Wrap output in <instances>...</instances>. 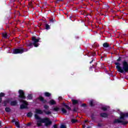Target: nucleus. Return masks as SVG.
Instances as JSON below:
<instances>
[{
	"mask_svg": "<svg viewBox=\"0 0 128 128\" xmlns=\"http://www.w3.org/2000/svg\"><path fill=\"white\" fill-rule=\"evenodd\" d=\"M35 118L36 120V124L38 126H42V124H44L46 126H50L52 124V121L48 118H42L38 115L35 114Z\"/></svg>",
	"mask_w": 128,
	"mask_h": 128,
	"instance_id": "nucleus-1",
	"label": "nucleus"
},
{
	"mask_svg": "<svg viewBox=\"0 0 128 128\" xmlns=\"http://www.w3.org/2000/svg\"><path fill=\"white\" fill-rule=\"evenodd\" d=\"M19 100L20 102H22V104L20 105V108H28V102L24 101V99H26V96H24V92L22 90H19Z\"/></svg>",
	"mask_w": 128,
	"mask_h": 128,
	"instance_id": "nucleus-2",
	"label": "nucleus"
},
{
	"mask_svg": "<svg viewBox=\"0 0 128 128\" xmlns=\"http://www.w3.org/2000/svg\"><path fill=\"white\" fill-rule=\"evenodd\" d=\"M115 64H116V68L120 72H121V74H122V72H128V64L126 62H124L123 63V67L122 68L120 66V63L116 62L115 63Z\"/></svg>",
	"mask_w": 128,
	"mask_h": 128,
	"instance_id": "nucleus-3",
	"label": "nucleus"
},
{
	"mask_svg": "<svg viewBox=\"0 0 128 128\" xmlns=\"http://www.w3.org/2000/svg\"><path fill=\"white\" fill-rule=\"evenodd\" d=\"M118 113L120 114V118L114 121V122L115 124L122 122V124H128V122H124L122 121V120H124V118L128 116V113L124 114L123 112H122L120 111V110H118Z\"/></svg>",
	"mask_w": 128,
	"mask_h": 128,
	"instance_id": "nucleus-4",
	"label": "nucleus"
},
{
	"mask_svg": "<svg viewBox=\"0 0 128 128\" xmlns=\"http://www.w3.org/2000/svg\"><path fill=\"white\" fill-rule=\"evenodd\" d=\"M24 52H28V50H24L22 48L14 49L12 51V54H22Z\"/></svg>",
	"mask_w": 128,
	"mask_h": 128,
	"instance_id": "nucleus-5",
	"label": "nucleus"
},
{
	"mask_svg": "<svg viewBox=\"0 0 128 128\" xmlns=\"http://www.w3.org/2000/svg\"><path fill=\"white\" fill-rule=\"evenodd\" d=\"M40 38H36V37H32V44L35 46V48H38V46H40V44L38 43V42H40Z\"/></svg>",
	"mask_w": 128,
	"mask_h": 128,
	"instance_id": "nucleus-6",
	"label": "nucleus"
},
{
	"mask_svg": "<svg viewBox=\"0 0 128 128\" xmlns=\"http://www.w3.org/2000/svg\"><path fill=\"white\" fill-rule=\"evenodd\" d=\"M35 112L36 114H42L44 113V112L40 109H36Z\"/></svg>",
	"mask_w": 128,
	"mask_h": 128,
	"instance_id": "nucleus-7",
	"label": "nucleus"
},
{
	"mask_svg": "<svg viewBox=\"0 0 128 128\" xmlns=\"http://www.w3.org/2000/svg\"><path fill=\"white\" fill-rule=\"evenodd\" d=\"M38 100H40V102H44V104H46V100H44V98H42V96H40L38 98Z\"/></svg>",
	"mask_w": 128,
	"mask_h": 128,
	"instance_id": "nucleus-8",
	"label": "nucleus"
},
{
	"mask_svg": "<svg viewBox=\"0 0 128 128\" xmlns=\"http://www.w3.org/2000/svg\"><path fill=\"white\" fill-rule=\"evenodd\" d=\"M48 104H56V101L54 100H51L49 102Z\"/></svg>",
	"mask_w": 128,
	"mask_h": 128,
	"instance_id": "nucleus-9",
	"label": "nucleus"
},
{
	"mask_svg": "<svg viewBox=\"0 0 128 128\" xmlns=\"http://www.w3.org/2000/svg\"><path fill=\"white\" fill-rule=\"evenodd\" d=\"M2 36L4 38H10V36L8 35V34L6 32L3 33Z\"/></svg>",
	"mask_w": 128,
	"mask_h": 128,
	"instance_id": "nucleus-10",
	"label": "nucleus"
},
{
	"mask_svg": "<svg viewBox=\"0 0 128 128\" xmlns=\"http://www.w3.org/2000/svg\"><path fill=\"white\" fill-rule=\"evenodd\" d=\"M44 96H45L50 97V96H52V94L48 92H46L44 93Z\"/></svg>",
	"mask_w": 128,
	"mask_h": 128,
	"instance_id": "nucleus-11",
	"label": "nucleus"
},
{
	"mask_svg": "<svg viewBox=\"0 0 128 128\" xmlns=\"http://www.w3.org/2000/svg\"><path fill=\"white\" fill-rule=\"evenodd\" d=\"M16 104H18V102L16 100L12 101L10 102L11 106H16Z\"/></svg>",
	"mask_w": 128,
	"mask_h": 128,
	"instance_id": "nucleus-12",
	"label": "nucleus"
},
{
	"mask_svg": "<svg viewBox=\"0 0 128 128\" xmlns=\"http://www.w3.org/2000/svg\"><path fill=\"white\" fill-rule=\"evenodd\" d=\"M72 100L73 104H76L78 102V100Z\"/></svg>",
	"mask_w": 128,
	"mask_h": 128,
	"instance_id": "nucleus-13",
	"label": "nucleus"
},
{
	"mask_svg": "<svg viewBox=\"0 0 128 128\" xmlns=\"http://www.w3.org/2000/svg\"><path fill=\"white\" fill-rule=\"evenodd\" d=\"M100 116L102 118H106V116H108V114H106V113H102L100 114Z\"/></svg>",
	"mask_w": 128,
	"mask_h": 128,
	"instance_id": "nucleus-14",
	"label": "nucleus"
},
{
	"mask_svg": "<svg viewBox=\"0 0 128 128\" xmlns=\"http://www.w3.org/2000/svg\"><path fill=\"white\" fill-rule=\"evenodd\" d=\"M63 106L66 108H68V110H70V108L68 104L66 103H63Z\"/></svg>",
	"mask_w": 128,
	"mask_h": 128,
	"instance_id": "nucleus-15",
	"label": "nucleus"
},
{
	"mask_svg": "<svg viewBox=\"0 0 128 128\" xmlns=\"http://www.w3.org/2000/svg\"><path fill=\"white\" fill-rule=\"evenodd\" d=\"M4 96V94L1 92L0 94V103L2 102V97Z\"/></svg>",
	"mask_w": 128,
	"mask_h": 128,
	"instance_id": "nucleus-16",
	"label": "nucleus"
},
{
	"mask_svg": "<svg viewBox=\"0 0 128 128\" xmlns=\"http://www.w3.org/2000/svg\"><path fill=\"white\" fill-rule=\"evenodd\" d=\"M44 112L46 114H52V112L50 110L46 111V110H44Z\"/></svg>",
	"mask_w": 128,
	"mask_h": 128,
	"instance_id": "nucleus-17",
	"label": "nucleus"
},
{
	"mask_svg": "<svg viewBox=\"0 0 128 128\" xmlns=\"http://www.w3.org/2000/svg\"><path fill=\"white\" fill-rule=\"evenodd\" d=\"M27 116H28V118H32V112H29L27 114Z\"/></svg>",
	"mask_w": 128,
	"mask_h": 128,
	"instance_id": "nucleus-18",
	"label": "nucleus"
},
{
	"mask_svg": "<svg viewBox=\"0 0 128 128\" xmlns=\"http://www.w3.org/2000/svg\"><path fill=\"white\" fill-rule=\"evenodd\" d=\"M103 46L104 48H108V43H104L103 44Z\"/></svg>",
	"mask_w": 128,
	"mask_h": 128,
	"instance_id": "nucleus-19",
	"label": "nucleus"
},
{
	"mask_svg": "<svg viewBox=\"0 0 128 128\" xmlns=\"http://www.w3.org/2000/svg\"><path fill=\"white\" fill-rule=\"evenodd\" d=\"M62 111L63 114H66V109L62 108Z\"/></svg>",
	"mask_w": 128,
	"mask_h": 128,
	"instance_id": "nucleus-20",
	"label": "nucleus"
},
{
	"mask_svg": "<svg viewBox=\"0 0 128 128\" xmlns=\"http://www.w3.org/2000/svg\"><path fill=\"white\" fill-rule=\"evenodd\" d=\"M28 100H32V95L28 94Z\"/></svg>",
	"mask_w": 128,
	"mask_h": 128,
	"instance_id": "nucleus-21",
	"label": "nucleus"
},
{
	"mask_svg": "<svg viewBox=\"0 0 128 128\" xmlns=\"http://www.w3.org/2000/svg\"><path fill=\"white\" fill-rule=\"evenodd\" d=\"M108 108V106H104L102 107V110H107Z\"/></svg>",
	"mask_w": 128,
	"mask_h": 128,
	"instance_id": "nucleus-22",
	"label": "nucleus"
},
{
	"mask_svg": "<svg viewBox=\"0 0 128 128\" xmlns=\"http://www.w3.org/2000/svg\"><path fill=\"white\" fill-rule=\"evenodd\" d=\"M6 112H10V108H5Z\"/></svg>",
	"mask_w": 128,
	"mask_h": 128,
	"instance_id": "nucleus-23",
	"label": "nucleus"
},
{
	"mask_svg": "<svg viewBox=\"0 0 128 128\" xmlns=\"http://www.w3.org/2000/svg\"><path fill=\"white\" fill-rule=\"evenodd\" d=\"M94 100H91L90 102V106H94Z\"/></svg>",
	"mask_w": 128,
	"mask_h": 128,
	"instance_id": "nucleus-24",
	"label": "nucleus"
},
{
	"mask_svg": "<svg viewBox=\"0 0 128 128\" xmlns=\"http://www.w3.org/2000/svg\"><path fill=\"white\" fill-rule=\"evenodd\" d=\"M15 124L17 128H20V123H18V122H15Z\"/></svg>",
	"mask_w": 128,
	"mask_h": 128,
	"instance_id": "nucleus-25",
	"label": "nucleus"
},
{
	"mask_svg": "<svg viewBox=\"0 0 128 128\" xmlns=\"http://www.w3.org/2000/svg\"><path fill=\"white\" fill-rule=\"evenodd\" d=\"M46 30H50V27L49 25L46 24Z\"/></svg>",
	"mask_w": 128,
	"mask_h": 128,
	"instance_id": "nucleus-26",
	"label": "nucleus"
},
{
	"mask_svg": "<svg viewBox=\"0 0 128 128\" xmlns=\"http://www.w3.org/2000/svg\"><path fill=\"white\" fill-rule=\"evenodd\" d=\"M44 108H45V110H48V106L44 105Z\"/></svg>",
	"mask_w": 128,
	"mask_h": 128,
	"instance_id": "nucleus-27",
	"label": "nucleus"
},
{
	"mask_svg": "<svg viewBox=\"0 0 128 128\" xmlns=\"http://www.w3.org/2000/svg\"><path fill=\"white\" fill-rule=\"evenodd\" d=\"M8 100H7L5 101L4 102V106H6V104H8Z\"/></svg>",
	"mask_w": 128,
	"mask_h": 128,
	"instance_id": "nucleus-28",
	"label": "nucleus"
},
{
	"mask_svg": "<svg viewBox=\"0 0 128 128\" xmlns=\"http://www.w3.org/2000/svg\"><path fill=\"white\" fill-rule=\"evenodd\" d=\"M54 110H55V112H58V110H59V108L58 107H56V108H54Z\"/></svg>",
	"mask_w": 128,
	"mask_h": 128,
	"instance_id": "nucleus-29",
	"label": "nucleus"
},
{
	"mask_svg": "<svg viewBox=\"0 0 128 128\" xmlns=\"http://www.w3.org/2000/svg\"><path fill=\"white\" fill-rule=\"evenodd\" d=\"M60 128H66V126L65 125H64V124H62L60 126Z\"/></svg>",
	"mask_w": 128,
	"mask_h": 128,
	"instance_id": "nucleus-30",
	"label": "nucleus"
},
{
	"mask_svg": "<svg viewBox=\"0 0 128 128\" xmlns=\"http://www.w3.org/2000/svg\"><path fill=\"white\" fill-rule=\"evenodd\" d=\"M72 122H78V120H75V119H72Z\"/></svg>",
	"mask_w": 128,
	"mask_h": 128,
	"instance_id": "nucleus-31",
	"label": "nucleus"
},
{
	"mask_svg": "<svg viewBox=\"0 0 128 128\" xmlns=\"http://www.w3.org/2000/svg\"><path fill=\"white\" fill-rule=\"evenodd\" d=\"M53 126H54V128H58V125L55 124Z\"/></svg>",
	"mask_w": 128,
	"mask_h": 128,
	"instance_id": "nucleus-32",
	"label": "nucleus"
},
{
	"mask_svg": "<svg viewBox=\"0 0 128 128\" xmlns=\"http://www.w3.org/2000/svg\"><path fill=\"white\" fill-rule=\"evenodd\" d=\"M58 100H62V96H60L58 98Z\"/></svg>",
	"mask_w": 128,
	"mask_h": 128,
	"instance_id": "nucleus-33",
	"label": "nucleus"
},
{
	"mask_svg": "<svg viewBox=\"0 0 128 128\" xmlns=\"http://www.w3.org/2000/svg\"><path fill=\"white\" fill-rule=\"evenodd\" d=\"M32 43H30V44H29V46H32Z\"/></svg>",
	"mask_w": 128,
	"mask_h": 128,
	"instance_id": "nucleus-34",
	"label": "nucleus"
},
{
	"mask_svg": "<svg viewBox=\"0 0 128 128\" xmlns=\"http://www.w3.org/2000/svg\"><path fill=\"white\" fill-rule=\"evenodd\" d=\"M50 22H54V19L51 20Z\"/></svg>",
	"mask_w": 128,
	"mask_h": 128,
	"instance_id": "nucleus-35",
	"label": "nucleus"
},
{
	"mask_svg": "<svg viewBox=\"0 0 128 128\" xmlns=\"http://www.w3.org/2000/svg\"><path fill=\"white\" fill-rule=\"evenodd\" d=\"M82 106H86V104H82Z\"/></svg>",
	"mask_w": 128,
	"mask_h": 128,
	"instance_id": "nucleus-36",
	"label": "nucleus"
},
{
	"mask_svg": "<svg viewBox=\"0 0 128 128\" xmlns=\"http://www.w3.org/2000/svg\"><path fill=\"white\" fill-rule=\"evenodd\" d=\"M83 128H86V125H83Z\"/></svg>",
	"mask_w": 128,
	"mask_h": 128,
	"instance_id": "nucleus-37",
	"label": "nucleus"
},
{
	"mask_svg": "<svg viewBox=\"0 0 128 128\" xmlns=\"http://www.w3.org/2000/svg\"><path fill=\"white\" fill-rule=\"evenodd\" d=\"M12 122H14V120H12Z\"/></svg>",
	"mask_w": 128,
	"mask_h": 128,
	"instance_id": "nucleus-38",
	"label": "nucleus"
},
{
	"mask_svg": "<svg viewBox=\"0 0 128 128\" xmlns=\"http://www.w3.org/2000/svg\"><path fill=\"white\" fill-rule=\"evenodd\" d=\"M86 122H88V120H85L84 122L86 123Z\"/></svg>",
	"mask_w": 128,
	"mask_h": 128,
	"instance_id": "nucleus-39",
	"label": "nucleus"
},
{
	"mask_svg": "<svg viewBox=\"0 0 128 128\" xmlns=\"http://www.w3.org/2000/svg\"><path fill=\"white\" fill-rule=\"evenodd\" d=\"M86 128H90V126H88Z\"/></svg>",
	"mask_w": 128,
	"mask_h": 128,
	"instance_id": "nucleus-40",
	"label": "nucleus"
},
{
	"mask_svg": "<svg viewBox=\"0 0 128 128\" xmlns=\"http://www.w3.org/2000/svg\"><path fill=\"white\" fill-rule=\"evenodd\" d=\"M93 60H92V62H90V64H92V62Z\"/></svg>",
	"mask_w": 128,
	"mask_h": 128,
	"instance_id": "nucleus-41",
	"label": "nucleus"
},
{
	"mask_svg": "<svg viewBox=\"0 0 128 128\" xmlns=\"http://www.w3.org/2000/svg\"><path fill=\"white\" fill-rule=\"evenodd\" d=\"M0 124H2V122H0Z\"/></svg>",
	"mask_w": 128,
	"mask_h": 128,
	"instance_id": "nucleus-42",
	"label": "nucleus"
},
{
	"mask_svg": "<svg viewBox=\"0 0 128 128\" xmlns=\"http://www.w3.org/2000/svg\"><path fill=\"white\" fill-rule=\"evenodd\" d=\"M74 110L75 112H76V109H74Z\"/></svg>",
	"mask_w": 128,
	"mask_h": 128,
	"instance_id": "nucleus-43",
	"label": "nucleus"
},
{
	"mask_svg": "<svg viewBox=\"0 0 128 128\" xmlns=\"http://www.w3.org/2000/svg\"><path fill=\"white\" fill-rule=\"evenodd\" d=\"M28 124V126H30V124Z\"/></svg>",
	"mask_w": 128,
	"mask_h": 128,
	"instance_id": "nucleus-44",
	"label": "nucleus"
}]
</instances>
